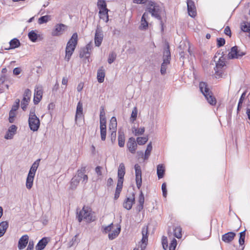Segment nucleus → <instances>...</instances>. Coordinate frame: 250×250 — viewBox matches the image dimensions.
<instances>
[{
  "label": "nucleus",
  "instance_id": "f257e3e1",
  "mask_svg": "<svg viewBox=\"0 0 250 250\" xmlns=\"http://www.w3.org/2000/svg\"><path fill=\"white\" fill-rule=\"evenodd\" d=\"M77 218L80 223L83 220L87 223H90L95 220V217L93 216L92 209L85 206L82 210L77 212Z\"/></svg>",
  "mask_w": 250,
  "mask_h": 250
},
{
  "label": "nucleus",
  "instance_id": "f03ea898",
  "mask_svg": "<svg viewBox=\"0 0 250 250\" xmlns=\"http://www.w3.org/2000/svg\"><path fill=\"white\" fill-rule=\"evenodd\" d=\"M78 35L76 33H74L71 39L67 43L65 48V60L68 62L76 48L77 44Z\"/></svg>",
  "mask_w": 250,
  "mask_h": 250
},
{
  "label": "nucleus",
  "instance_id": "7ed1b4c3",
  "mask_svg": "<svg viewBox=\"0 0 250 250\" xmlns=\"http://www.w3.org/2000/svg\"><path fill=\"white\" fill-rule=\"evenodd\" d=\"M199 88L208 103L212 105H215L216 103V99L213 96L212 93L209 89L207 83L204 82H200L199 83Z\"/></svg>",
  "mask_w": 250,
  "mask_h": 250
},
{
  "label": "nucleus",
  "instance_id": "20e7f679",
  "mask_svg": "<svg viewBox=\"0 0 250 250\" xmlns=\"http://www.w3.org/2000/svg\"><path fill=\"white\" fill-rule=\"evenodd\" d=\"M40 161V159H39L34 162L28 172L26 180V187L28 189H31L33 186L34 177L37 168L39 166Z\"/></svg>",
  "mask_w": 250,
  "mask_h": 250
},
{
  "label": "nucleus",
  "instance_id": "39448f33",
  "mask_svg": "<svg viewBox=\"0 0 250 250\" xmlns=\"http://www.w3.org/2000/svg\"><path fill=\"white\" fill-rule=\"evenodd\" d=\"M28 124L30 129L33 131H37L40 127V121L36 115L35 108L31 109L30 111Z\"/></svg>",
  "mask_w": 250,
  "mask_h": 250
},
{
  "label": "nucleus",
  "instance_id": "423d86ee",
  "mask_svg": "<svg viewBox=\"0 0 250 250\" xmlns=\"http://www.w3.org/2000/svg\"><path fill=\"white\" fill-rule=\"evenodd\" d=\"M149 7L148 8V11L151 13L152 17H155L160 21L162 30H164V24L162 18L161 16L162 10L160 7L156 5V4L152 1H150L149 3Z\"/></svg>",
  "mask_w": 250,
  "mask_h": 250
},
{
  "label": "nucleus",
  "instance_id": "0eeeda50",
  "mask_svg": "<svg viewBox=\"0 0 250 250\" xmlns=\"http://www.w3.org/2000/svg\"><path fill=\"white\" fill-rule=\"evenodd\" d=\"M171 60V54L169 50V45H167L166 48L164 51L163 62L161 64L160 72L162 75H165L167 65L170 63Z\"/></svg>",
  "mask_w": 250,
  "mask_h": 250
},
{
  "label": "nucleus",
  "instance_id": "6e6552de",
  "mask_svg": "<svg viewBox=\"0 0 250 250\" xmlns=\"http://www.w3.org/2000/svg\"><path fill=\"white\" fill-rule=\"evenodd\" d=\"M142 238L141 244L139 246L137 250H144L147 244L148 227L147 226H144L142 229Z\"/></svg>",
  "mask_w": 250,
  "mask_h": 250
},
{
  "label": "nucleus",
  "instance_id": "1a4fd4ad",
  "mask_svg": "<svg viewBox=\"0 0 250 250\" xmlns=\"http://www.w3.org/2000/svg\"><path fill=\"white\" fill-rule=\"evenodd\" d=\"M83 119L84 115L83 114V103L81 101H79L77 105V108L75 117V121L76 124L80 126V122L82 120H83Z\"/></svg>",
  "mask_w": 250,
  "mask_h": 250
},
{
  "label": "nucleus",
  "instance_id": "9d476101",
  "mask_svg": "<svg viewBox=\"0 0 250 250\" xmlns=\"http://www.w3.org/2000/svg\"><path fill=\"white\" fill-rule=\"evenodd\" d=\"M225 65V59L223 57V55H222V56L219 58L218 62L216 63L215 67L214 68L216 78L222 77L223 74V68Z\"/></svg>",
  "mask_w": 250,
  "mask_h": 250
},
{
  "label": "nucleus",
  "instance_id": "9b49d317",
  "mask_svg": "<svg viewBox=\"0 0 250 250\" xmlns=\"http://www.w3.org/2000/svg\"><path fill=\"white\" fill-rule=\"evenodd\" d=\"M31 96V91L29 89H26L24 92L23 97L21 103V107L23 111H25L27 109Z\"/></svg>",
  "mask_w": 250,
  "mask_h": 250
},
{
  "label": "nucleus",
  "instance_id": "f8f14e48",
  "mask_svg": "<svg viewBox=\"0 0 250 250\" xmlns=\"http://www.w3.org/2000/svg\"><path fill=\"white\" fill-rule=\"evenodd\" d=\"M135 170V180L137 187L140 189L142 186V170L141 167L136 164L134 166Z\"/></svg>",
  "mask_w": 250,
  "mask_h": 250
},
{
  "label": "nucleus",
  "instance_id": "ddd939ff",
  "mask_svg": "<svg viewBox=\"0 0 250 250\" xmlns=\"http://www.w3.org/2000/svg\"><path fill=\"white\" fill-rule=\"evenodd\" d=\"M187 4L188 15L191 17L194 18L197 15L194 2L192 0H187Z\"/></svg>",
  "mask_w": 250,
  "mask_h": 250
},
{
  "label": "nucleus",
  "instance_id": "4468645a",
  "mask_svg": "<svg viewBox=\"0 0 250 250\" xmlns=\"http://www.w3.org/2000/svg\"><path fill=\"white\" fill-rule=\"evenodd\" d=\"M66 28L67 26L63 24H57L52 32V35L53 36H59L63 33Z\"/></svg>",
  "mask_w": 250,
  "mask_h": 250
},
{
  "label": "nucleus",
  "instance_id": "2eb2a0df",
  "mask_svg": "<svg viewBox=\"0 0 250 250\" xmlns=\"http://www.w3.org/2000/svg\"><path fill=\"white\" fill-rule=\"evenodd\" d=\"M126 146L129 151L132 153L135 154L137 149V143L136 140L133 137H130L126 144Z\"/></svg>",
  "mask_w": 250,
  "mask_h": 250
},
{
  "label": "nucleus",
  "instance_id": "dca6fc26",
  "mask_svg": "<svg viewBox=\"0 0 250 250\" xmlns=\"http://www.w3.org/2000/svg\"><path fill=\"white\" fill-rule=\"evenodd\" d=\"M238 53V47L234 46L231 48L230 51L228 54V58L230 59H238L245 55L244 52H241V54Z\"/></svg>",
  "mask_w": 250,
  "mask_h": 250
},
{
  "label": "nucleus",
  "instance_id": "f3484780",
  "mask_svg": "<svg viewBox=\"0 0 250 250\" xmlns=\"http://www.w3.org/2000/svg\"><path fill=\"white\" fill-rule=\"evenodd\" d=\"M135 193H132L130 197H126L123 203V207L127 210H130L135 203Z\"/></svg>",
  "mask_w": 250,
  "mask_h": 250
},
{
  "label": "nucleus",
  "instance_id": "a211bd4d",
  "mask_svg": "<svg viewBox=\"0 0 250 250\" xmlns=\"http://www.w3.org/2000/svg\"><path fill=\"white\" fill-rule=\"evenodd\" d=\"M103 40V34L102 30L97 28L95 35V44L96 46H100Z\"/></svg>",
  "mask_w": 250,
  "mask_h": 250
},
{
  "label": "nucleus",
  "instance_id": "6ab92c4d",
  "mask_svg": "<svg viewBox=\"0 0 250 250\" xmlns=\"http://www.w3.org/2000/svg\"><path fill=\"white\" fill-rule=\"evenodd\" d=\"M125 173V167L123 163L119 165L118 170V183H123L124 176Z\"/></svg>",
  "mask_w": 250,
  "mask_h": 250
},
{
  "label": "nucleus",
  "instance_id": "aec40b11",
  "mask_svg": "<svg viewBox=\"0 0 250 250\" xmlns=\"http://www.w3.org/2000/svg\"><path fill=\"white\" fill-rule=\"evenodd\" d=\"M29 241V236L27 235L22 236L19 239L18 248L19 250L24 249L27 246Z\"/></svg>",
  "mask_w": 250,
  "mask_h": 250
},
{
  "label": "nucleus",
  "instance_id": "412c9836",
  "mask_svg": "<svg viewBox=\"0 0 250 250\" xmlns=\"http://www.w3.org/2000/svg\"><path fill=\"white\" fill-rule=\"evenodd\" d=\"M236 233L234 232H228L222 236V240L226 243H229L233 241Z\"/></svg>",
  "mask_w": 250,
  "mask_h": 250
},
{
  "label": "nucleus",
  "instance_id": "4be33fe9",
  "mask_svg": "<svg viewBox=\"0 0 250 250\" xmlns=\"http://www.w3.org/2000/svg\"><path fill=\"white\" fill-rule=\"evenodd\" d=\"M17 129V127L15 125H11L5 135L4 138L7 140L12 139L16 133Z\"/></svg>",
  "mask_w": 250,
  "mask_h": 250
},
{
  "label": "nucleus",
  "instance_id": "5701e85b",
  "mask_svg": "<svg viewBox=\"0 0 250 250\" xmlns=\"http://www.w3.org/2000/svg\"><path fill=\"white\" fill-rule=\"evenodd\" d=\"M152 149V146L151 145V142H150L147 146L146 149L145 151V154H144L143 151H138L137 152L139 155H142L143 157V159L144 160H146L148 159L151 152Z\"/></svg>",
  "mask_w": 250,
  "mask_h": 250
},
{
  "label": "nucleus",
  "instance_id": "b1692460",
  "mask_svg": "<svg viewBox=\"0 0 250 250\" xmlns=\"http://www.w3.org/2000/svg\"><path fill=\"white\" fill-rule=\"evenodd\" d=\"M148 17V14L144 13L142 17L141 25L139 28L141 30H145L148 27V22L146 21V18Z\"/></svg>",
  "mask_w": 250,
  "mask_h": 250
},
{
  "label": "nucleus",
  "instance_id": "393cba45",
  "mask_svg": "<svg viewBox=\"0 0 250 250\" xmlns=\"http://www.w3.org/2000/svg\"><path fill=\"white\" fill-rule=\"evenodd\" d=\"M145 202V197L143 192L141 191L139 196L138 205L136 207L138 211H141L144 208V204Z\"/></svg>",
  "mask_w": 250,
  "mask_h": 250
},
{
  "label": "nucleus",
  "instance_id": "a878e982",
  "mask_svg": "<svg viewBox=\"0 0 250 250\" xmlns=\"http://www.w3.org/2000/svg\"><path fill=\"white\" fill-rule=\"evenodd\" d=\"M97 80L100 83L104 82L105 77V70L103 66L101 67L97 71Z\"/></svg>",
  "mask_w": 250,
  "mask_h": 250
},
{
  "label": "nucleus",
  "instance_id": "bb28decb",
  "mask_svg": "<svg viewBox=\"0 0 250 250\" xmlns=\"http://www.w3.org/2000/svg\"><path fill=\"white\" fill-rule=\"evenodd\" d=\"M48 243L47 237H43L40 240L36 246V250H42Z\"/></svg>",
  "mask_w": 250,
  "mask_h": 250
},
{
  "label": "nucleus",
  "instance_id": "cd10ccee",
  "mask_svg": "<svg viewBox=\"0 0 250 250\" xmlns=\"http://www.w3.org/2000/svg\"><path fill=\"white\" fill-rule=\"evenodd\" d=\"M42 91L41 89H35L33 102L35 104H37L42 98Z\"/></svg>",
  "mask_w": 250,
  "mask_h": 250
},
{
  "label": "nucleus",
  "instance_id": "c85d7f7f",
  "mask_svg": "<svg viewBox=\"0 0 250 250\" xmlns=\"http://www.w3.org/2000/svg\"><path fill=\"white\" fill-rule=\"evenodd\" d=\"M118 141L119 146L121 147H124L125 143V136L124 132L121 130L118 131Z\"/></svg>",
  "mask_w": 250,
  "mask_h": 250
},
{
  "label": "nucleus",
  "instance_id": "c756f323",
  "mask_svg": "<svg viewBox=\"0 0 250 250\" xmlns=\"http://www.w3.org/2000/svg\"><path fill=\"white\" fill-rule=\"evenodd\" d=\"M117 122L115 117H112L109 124V129L111 132L117 131Z\"/></svg>",
  "mask_w": 250,
  "mask_h": 250
},
{
  "label": "nucleus",
  "instance_id": "7c9ffc66",
  "mask_svg": "<svg viewBox=\"0 0 250 250\" xmlns=\"http://www.w3.org/2000/svg\"><path fill=\"white\" fill-rule=\"evenodd\" d=\"M165 171V167L162 164H160L157 167V174L159 179L164 177Z\"/></svg>",
  "mask_w": 250,
  "mask_h": 250
},
{
  "label": "nucleus",
  "instance_id": "2f4dec72",
  "mask_svg": "<svg viewBox=\"0 0 250 250\" xmlns=\"http://www.w3.org/2000/svg\"><path fill=\"white\" fill-rule=\"evenodd\" d=\"M10 46L7 49H12L19 47L21 45L20 41L17 38H14L9 42Z\"/></svg>",
  "mask_w": 250,
  "mask_h": 250
},
{
  "label": "nucleus",
  "instance_id": "473e14b6",
  "mask_svg": "<svg viewBox=\"0 0 250 250\" xmlns=\"http://www.w3.org/2000/svg\"><path fill=\"white\" fill-rule=\"evenodd\" d=\"M8 227V223L7 221H3L0 223V237L4 234Z\"/></svg>",
  "mask_w": 250,
  "mask_h": 250
},
{
  "label": "nucleus",
  "instance_id": "72a5a7b5",
  "mask_svg": "<svg viewBox=\"0 0 250 250\" xmlns=\"http://www.w3.org/2000/svg\"><path fill=\"white\" fill-rule=\"evenodd\" d=\"M120 231L121 228L118 227L111 232L109 233L108 235L109 239L111 240L114 239L118 236Z\"/></svg>",
  "mask_w": 250,
  "mask_h": 250
},
{
  "label": "nucleus",
  "instance_id": "f704fd0d",
  "mask_svg": "<svg viewBox=\"0 0 250 250\" xmlns=\"http://www.w3.org/2000/svg\"><path fill=\"white\" fill-rule=\"evenodd\" d=\"M97 6L99 9V11L107 10L106 7V3L104 0H98L97 2Z\"/></svg>",
  "mask_w": 250,
  "mask_h": 250
},
{
  "label": "nucleus",
  "instance_id": "c9c22d12",
  "mask_svg": "<svg viewBox=\"0 0 250 250\" xmlns=\"http://www.w3.org/2000/svg\"><path fill=\"white\" fill-rule=\"evenodd\" d=\"M80 181V180L75 176L73 177L70 181V188L72 190L76 189L78 186Z\"/></svg>",
  "mask_w": 250,
  "mask_h": 250
},
{
  "label": "nucleus",
  "instance_id": "e433bc0d",
  "mask_svg": "<svg viewBox=\"0 0 250 250\" xmlns=\"http://www.w3.org/2000/svg\"><path fill=\"white\" fill-rule=\"evenodd\" d=\"M123 183H118L116 188L115 193L114 194V199L117 200L120 196V193L122 190Z\"/></svg>",
  "mask_w": 250,
  "mask_h": 250
},
{
  "label": "nucleus",
  "instance_id": "4c0bfd02",
  "mask_svg": "<svg viewBox=\"0 0 250 250\" xmlns=\"http://www.w3.org/2000/svg\"><path fill=\"white\" fill-rule=\"evenodd\" d=\"M28 36L31 41L35 42L37 41L39 35L35 33V31L32 30L28 33Z\"/></svg>",
  "mask_w": 250,
  "mask_h": 250
},
{
  "label": "nucleus",
  "instance_id": "58836bf2",
  "mask_svg": "<svg viewBox=\"0 0 250 250\" xmlns=\"http://www.w3.org/2000/svg\"><path fill=\"white\" fill-rule=\"evenodd\" d=\"M174 235L175 237L179 239L182 237V228L180 226L176 227L173 229Z\"/></svg>",
  "mask_w": 250,
  "mask_h": 250
},
{
  "label": "nucleus",
  "instance_id": "ea45409f",
  "mask_svg": "<svg viewBox=\"0 0 250 250\" xmlns=\"http://www.w3.org/2000/svg\"><path fill=\"white\" fill-rule=\"evenodd\" d=\"M145 129L144 127L137 128L135 127L132 128V132L135 136L142 135L145 132Z\"/></svg>",
  "mask_w": 250,
  "mask_h": 250
},
{
  "label": "nucleus",
  "instance_id": "a19ab883",
  "mask_svg": "<svg viewBox=\"0 0 250 250\" xmlns=\"http://www.w3.org/2000/svg\"><path fill=\"white\" fill-rule=\"evenodd\" d=\"M241 29L244 32H250V23L244 21L241 23Z\"/></svg>",
  "mask_w": 250,
  "mask_h": 250
},
{
  "label": "nucleus",
  "instance_id": "79ce46f5",
  "mask_svg": "<svg viewBox=\"0 0 250 250\" xmlns=\"http://www.w3.org/2000/svg\"><path fill=\"white\" fill-rule=\"evenodd\" d=\"M148 139V138L147 136L137 137L136 141L139 145H143L147 142Z\"/></svg>",
  "mask_w": 250,
  "mask_h": 250
},
{
  "label": "nucleus",
  "instance_id": "37998d69",
  "mask_svg": "<svg viewBox=\"0 0 250 250\" xmlns=\"http://www.w3.org/2000/svg\"><path fill=\"white\" fill-rule=\"evenodd\" d=\"M113 223H111L110 225H109L108 226H103L102 227L101 230L103 232V233H110V232L111 231V230H112V229L113 228Z\"/></svg>",
  "mask_w": 250,
  "mask_h": 250
},
{
  "label": "nucleus",
  "instance_id": "c03bdc74",
  "mask_svg": "<svg viewBox=\"0 0 250 250\" xmlns=\"http://www.w3.org/2000/svg\"><path fill=\"white\" fill-rule=\"evenodd\" d=\"M108 9L107 10H105V11L104 10L99 11V14H100V18L101 19H106V21L107 22L108 21Z\"/></svg>",
  "mask_w": 250,
  "mask_h": 250
},
{
  "label": "nucleus",
  "instance_id": "a18cd8bd",
  "mask_svg": "<svg viewBox=\"0 0 250 250\" xmlns=\"http://www.w3.org/2000/svg\"><path fill=\"white\" fill-rule=\"evenodd\" d=\"M239 239V243L240 246H243L245 243V238L246 235V230H244L241 232L240 233Z\"/></svg>",
  "mask_w": 250,
  "mask_h": 250
},
{
  "label": "nucleus",
  "instance_id": "49530a36",
  "mask_svg": "<svg viewBox=\"0 0 250 250\" xmlns=\"http://www.w3.org/2000/svg\"><path fill=\"white\" fill-rule=\"evenodd\" d=\"M137 112H138L137 109L135 107L132 110L131 117L130 118V121L131 123H133L136 120L137 116Z\"/></svg>",
  "mask_w": 250,
  "mask_h": 250
},
{
  "label": "nucleus",
  "instance_id": "de8ad7c7",
  "mask_svg": "<svg viewBox=\"0 0 250 250\" xmlns=\"http://www.w3.org/2000/svg\"><path fill=\"white\" fill-rule=\"evenodd\" d=\"M85 171V167H83L81 169H79L77 171V175L75 176L81 181L84 174Z\"/></svg>",
  "mask_w": 250,
  "mask_h": 250
},
{
  "label": "nucleus",
  "instance_id": "09e8293b",
  "mask_svg": "<svg viewBox=\"0 0 250 250\" xmlns=\"http://www.w3.org/2000/svg\"><path fill=\"white\" fill-rule=\"evenodd\" d=\"M116 54L115 52H112L109 54L108 58V62L109 64L112 63L114 62L116 58Z\"/></svg>",
  "mask_w": 250,
  "mask_h": 250
},
{
  "label": "nucleus",
  "instance_id": "8fccbe9b",
  "mask_svg": "<svg viewBox=\"0 0 250 250\" xmlns=\"http://www.w3.org/2000/svg\"><path fill=\"white\" fill-rule=\"evenodd\" d=\"M49 20V16L48 15L42 16L39 19L38 22L39 24H41L47 22Z\"/></svg>",
  "mask_w": 250,
  "mask_h": 250
},
{
  "label": "nucleus",
  "instance_id": "3c124183",
  "mask_svg": "<svg viewBox=\"0 0 250 250\" xmlns=\"http://www.w3.org/2000/svg\"><path fill=\"white\" fill-rule=\"evenodd\" d=\"M90 52H86V50H85V48L83 49L80 54V56L81 58L85 57L86 58H88L90 56Z\"/></svg>",
  "mask_w": 250,
  "mask_h": 250
},
{
  "label": "nucleus",
  "instance_id": "603ef678",
  "mask_svg": "<svg viewBox=\"0 0 250 250\" xmlns=\"http://www.w3.org/2000/svg\"><path fill=\"white\" fill-rule=\"evenodd\" d=\"M16 111L11 110L9 112V122L12 123L14 121V118L16 115Z\"/></svg>",
  "mask_w": 250,
  "mask_h": 250
},
{
  "label": "nucleus",
  "instance_id": "864d4df0",
  "mask_svg": "<svg viewBox=\"0 0 250 250\" xmlns=\"http://www.w3.org/2000/svg\"><path fill=\"white\" fill-rule=\"evenodd\" d=\"M101 138L102 141H105L106 136V128H100Z\"/></svg>",
  "mask_w": 250,
  "mask_h": 250
},
{
  "label": "nucleus",
  "instance_id": "5fc2aeb1",
  "mask_svg": "<svg viewBox=\"0 0 250 250\" xmlns=\"http://www.w3.org/2000/svg\"><path fill=\"white\" fill-rule=\"evenodd\" d=\"M20 100L19 99H17L15 100V102L14 104L13 105L11 110L16 111L19 109L20 106Z\"/></svg>",
  "mask_w": 250,
  "mask_h": 250
},
{
  "label": "nucleus",
  "instance_id": "6e6d98bb",
  "mask_svg": "<svg viewBox=\"0 0 250 250\" xmlns=\"http://www.w3.org/2000/svg\"><path fill=\"white\" fill-rule=\"evenodd\" d=\"M225 40L223 38H219L217 39V46L218 47L223 46L225 44Z\"/></svg>",
  "mask_w": 250,
  "mask_h": 250
},
{
  "label": "nucleus",
  "instance_id": "4d7b16f0",
  "mask_svg": "<svg viewBox=\"0 0 250 250\" xmlns=\"http://www.w3.org/2000/svg\"><path fill=\"white\" fill-rule=\"evenodd\" d=\"M106 119L105 117H100V128H106Z\"/></svg>",
  "mask_w": 250,
  "mask_h": 250
},
{
  "label": "nucleus",
  "instance_id": "13d9d810",
  "mask_svg": "<svg viewBox=\"0 0 250 250\" xmlns=\"http://www.w3.org/2000/svg\"><path fill=\"white\" fill-rule=\"evenodd\" d=\"M110 137L112 144H114L116 140V131L111 132Z\"/></svg>",
  "mask_w": 250,
  "mask_h": 250
},
{
  "label": "nucleus",
  "instance_id": "bf43d9fd",
  "mask_svg": "<svg viewBox=\"0 0 250 250\" xmlns=\"http://www.w3.org/2000/svg\"><path fill=\"white\" fill-rule=\"evenodd\" d=\"M176 246L177 241L175 238H173L170 243L169 250H175Z\"/></svg>",
  "mask_w": 250,
  "mask_h": 250
},
{
  "label": "nucleus",
  "instance_id": "052dcab7",
  "mask_svg": "<svg viewBox=\"0 0 250 250\" xmlns=\"http://www.w3.org/2000/svg\"><path fill=\"white\" fill-rule=\"evenodd\" d=\"M162 190L163 192V195L164 197H166L167 195V185L165 183H163L162 185Z\"/></svg>",
  "mask_w": 250,
  "mask_h": 250
},
{
  "label": "nucleus",
  "instance_id": "680f3d73",
  "mask_svg": "<svg viewBox=\"0 0 250 250\" xmlns=\"http://www.w3.org/2000/svg\"><path fill=\"white\" fill-rule=\"evenodd\" d=\"M102 167L101 166H97L95 169V172L98 177L102 176Z\"/></svg>",
  "mask_w": 250,
  "mask_h": 250
},
{
  "label": "nucleus",
  "instance_id": "e2e57ef3",
  "mask_svg": "<svg viewBox=\"0 0 250 250\" xmlns=\"http://www.w3.org/2000/svg\"><path fill=\"white\" fill-rule=\"evenodd\" d=\"M34 243L33 240H30L27 246L26 250H33L34 249Z\"/></svg>",
  "mask_w": 250,
  "mask_h": 250
},
{
  "label": "nucleus",
  "instance_id": "0e129e2a",
  "mask_svg": "<svg viewBox=\"0 0 250 250\" xmlns=\"http://www.w3.org/2000/svg\"><path fill=\"white\" fill-rule=\"evenodd\" d=\"M21 69L20 67H16L13 69V74L15 75H18L21 72Z\"/></svg>",
  "mask_w": 250,
  "mask_h": 250
},
{
  "label": "nucleus",
  "instance_id": "69168bd1",
  "mask_svg": "<svg viewBox=\"0 0 250 250\" xmlns=\"http://www.w3.org/2000/svg\"><path fill=\"white\" fill-rule=\"evenodd\" d=\"M162 244L163 246L164 249H166L165 248V245L166 247H167V238L166 237L163 236L162 238Z\"/></svg>",
  "mask_w": 250,
  "mask_h": 250
},
{
  "label": "nucleus",
  "instance_id": "338daca9",
  "mask_svg": "<svg viewBox=\"0 0 250 250\" xmlns=\"http://www.w3.org/2000/svg\"><path fill=\"white\" fill-rule=\"evenodd\" d=\"M147 1V0H133V2L137 4H145Z\"/></svg>",
  "mask_w": 250,
  "mask_h": 250
},
{
  "label": "nucleus",
  "instance_id": "774afa93",
  "mask_svg": "<svg viewBox=\"0 0 250 250\" xmlns=\"http://www.w3.org/2000/svg\"><path fill=\"white\" fill-rule=\"evenodd\" d=\"M224 33L228 35V36H230L231 35V31L229 27V26H227L224 30Z\"/></svg>",
  "mask_w": 250,
  "mask_h": 250
}]
</instances>
